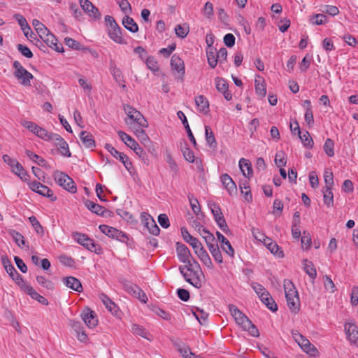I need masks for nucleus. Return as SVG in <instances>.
Wrapping results in <instances>:
<instances>
[{
    "label": "nucleus",
    "mask_w": 358,
    "mask_h": 358,
    "mask_svg": "<svg viewBox=\"0 0 358 358\" xmlns=\"http://www.w3.org/2000/svg\"><path fill=\"white\" fill-rule=\"evenodd\" d=\"M179 270L187 282L196 288L201 287L204 275L200 265L196 260L189 264L180 266Z\"/></svg>",
    "instance_id": "nucleus-1"
},
{
    "label": "nucleus",
    "mask_w": 358,
    "mask_h": 358,
    "mask_svg": "<svg viewBox=\"0 0 358 358\" xmlns=\"http://www.w3.org/2000/svg\"><path fill=\"white\" fill-rule=\"evenodd\" d=\"M228 307L238 325L241 326L244 331H247L252 336L258 337L259 336L257 327L235 305L229 304Z\"/></svg>",
    "instance_id": "nucleus-2"
},
{
    "label": "nucleus",
    "mask_w": 358,
    "mask_h": 358,
    "mask_svg": "<svg viewBox=\"0 0 358 358\" xmlns=\"http://www.w3.org/2000/svg\"><path fill=\"white\" fill-rule=\"evenodd\" d=\"M283 287L289 309L292 313H297L300 310V299L294 283L291 280L285 279L283 282Z\"/></svg>",
    "instance_id": "nucleus-3"
},
{
    "label": "nucleus",
    "mask_w": 358,
    "mask_h": 358,
    "mask_svg": "<svg viewBox=\"0 0 358 358\" xmlns=\"http://www.w3.org/2000/svg\"><path fill=\"white\" fill-rule=\"evenodd\" d=\"M117 134L122 141L133 150L142 160L145 162L148 159V156L145 152L133 138L122 131H118Z\"/></svg>",
    "instance_id": "nucleus-4"
},
{
    "label": "nucleus",
    "mask_w": 358,
    "mask_h": 358,
    "mask_svg": "<svg viewBox=\"0 0 358 358\" xmlns=\"http://www.w3.org/2000/svg\"><path fill=\"white\" fill-rule=\"evenodd\" d=\"M52 176L57 185L71 193L76 192L77 188L75 182L68 175L62 171H56Z\"/></svg>",
    "instance_id": "nucleus-5"
},
{
    "label": "nucleus",
    "mask_w": 358,
    "mask_h": 358,
    "mask_svg": "<svg viewBox=\"0 0 358 358\" xmlns=\"http://www.w3.org/2000/svg\"><path fill=\"white\" fill-rule=\"evenodd\" d=\"M124 110L129 118L141 127L147 128L148 127V121L138 110L129 105L124 106Z\"/></svg>",
    "instance_id": "nucleus-6"
},
{
    "label": "nucleus",
    "mask_w": 358,
    "mask_h": 358,
    "mask_svg": "<svg viewBox=\"0 0 358 358\" xmlns=\"http://www.w3.org/2000/svg\"><path fill=\"white\" fill-rule=\"evenodd\" d=\"M208 206L211 210L217 224L219 226L221 230L227 234L229 231V229L226 223L220 208L215 203H209Z\"/></svg>",
    "instance_id": "nucleus-7"
},
{
    "label": "nucleus",
    "mask_w": 358,
    "mask_h": 358,
    "mask_svg": "<svg viewBox=\"0 0 358 358\" xmlns=\"http://www.w3.org/2000/svg\"><path fill=\"white\" fill-rule=\"evenodd\" d=\"M29 187L32 191L40 195L49 198L52 201H55L57 199V196L54 195L52 190H51L48 187L41 184L40 182H29Z\"/></svg>",
    "instance_id": "nucleus-8"
},
{
    "label": "nucleus",
    "mask_w": 358,
    "mask_h": 358,
    "mask_svg": "<svg viewBox=\"0 0 358 358\" xmlns=\"http://www.w3.org/2000/svg\"><path fill=\"white\" fill-rule=\"evenodd\" d=\"M99 229L102 233L107 235L108 236L113 238H116L121 242L124 243L128 239L127 235L124 232L117 229L116 228L106 224H102L99 226Z\"/></svg>",
    "instance_id": "nucleus-9"
},
{
    "label": "nucleus",
    "mask_w": 358,
    "mask_h": 358,
    "mask_svg": "<svg viewBox=\"0 0 358 358\" xmlns=\"http://www.w3.org/2000/svg\"><path fill=\"white\" fill-rule=\"evenodd\" d=\"M73 238L79 244L87 250L98 253L96 250V245L94 243L93 240L90 238L87 235L78 232L73 234Z\"/></svg>",
    "instance_id": "nucleus-10"
},
{
    "label": "nucleus",
    "mask_w": 358,
    "mask_h": 358,
    "mask_svg": "<svg viewBox=\"0 0 358 358\" xmlns=\"http://www.w3.org/2000/svg\"><path fill=\"white\" fill-rule=\"evenodd\" d=\"M348 340L352 345L358 346V327L354 322H346L344 326Z\"/></svg>",
    "instance_id": "nucleus-11"
},
{
    "label": "nucleus",
    "mask_w": 358,
    "mask_h": 358,
    "mask_svg": "<svg viewBox=\"0 0 358 358\" xmlns=\"http://www.w3.org/2000/svg\"><path fill=\"white\" fill-rule=\"evenodd\" d=\"M176 252L179 260L186 264L192 263L190 261L191 253L188 248L182 243H177L176 244Z\"/></svg>",
    "instance_id": "nucleus-12"
},
{
    "label": "nucleus",
    "mask_w": 358,
    "mask_h": 358,
    "mask_svg": "<svg viewBox=\"0 0 358 358\" xmlns=\"http://www.w3.org/2000/svg\"><path fill=\"white\" fill-rule=\"evenodd\" d=\"M81 317L86 325L92 328L98 324V320L96 313L90 308H86L81 313Z\"/></svg>",
    "instance_id": "nucleus-13"
},
{
    "label": "nucleus",
    "mask_w": 358,
    "mask_h": 358,
    "mask_svg": "<svg viewBox=\"0 0 358 358\" xmlns=\"http://www.w3.org/2000/svg\"><path fill=\"white\" fill-rule=\"evenodd\" d=\"M80 5L83 10L90 17L95 19L99 18L100 13L99 10L89 0H79Z\"/></svg>",
    "instance_id": "nucleus-14"
},
{
    "label": "nucleus",
    "mask_w": 358,
    "mask_h": 358,
    "mask_svg": "<svg viewBox=\"0 0 358 358\" xmlns=\"http://www.w3.org/2000/svg\"><path fill=\"white\" fill-rule=\"evenodd\" d=\"M126 290L128 293L132 294L141 301L146 303L148 297L145 292L136 285L131 284L126 285Z\"/></svg>",
    "instance_id": "nucleus-15"
},
{
    "label": "nucleus",
    "mask_w": 358,
    "mask_h": 358,
    "mask_svg": "<svg viewBox=\"0 0 358 358\" xmlns=\"http://www.w3.org/2000/svg\"><path fill=\"white\" fill-rule=\"evenodd\" d=\"M216 235L219 242L220 243L222 250L230 257H234V250L230 242L220 231H217Z\"/></svg>",
    "instance_id": "nucleus-16"
},
{
    "label": "nucleus",
    "mask_w": 358,
    "mask_h": 358,
    "mask_svg": "<svg viewBox=\"0 0 358 358\" xmlns=\"http://www.w3.org/2000/svg\"><path fill=\"white\" fill-rule=\"evenodd\" d=\"M221 182L230 195L236 194L237 187L232 178L227 173L222 174L220 177Z\"/></svg>",
    "instance_id": "nucleus-17"
},
{
    "label": "nucleus",
    "mask_w": 358,
    "mask_h": 358,
    "mask_svg": "<svg viewBox=\"0 0 358 358\" xmlns=\"http://www.w3.org/2000/svg\"><path fill=\"white\" fill-rule=\"evenodd\" d=\"M63 282L67 287L76 292H81L83 291V286L80 281L75 277H66L63 279Z\"/></svg>",
    "instance_id": "nucleus-18"
},
{
    "label": "nucleus",
    "mask_w": 358,
    "mask_h": 358,
    "mask_svg": "<svg viewBox=\"0 0 358 358\" xmlns=\"http://www.w3.org/2000/svg\"><path fill=\"white\" fill-rule=\"evenodd\" d=\"M181 234L184 241L189 243L194 250L201 245V243L196 238L192 236L184 227L181 228Z\"/></svg>",
    "instance_id": "nucleus-19"
},
{
    "label": "nucleus",
    "mask_w": 358,
    "mask_h": 358,
    "mask_svg": "<svg viewBox=\"0 0 358 358\" xmlns=\"http://www.w3.org/2000/svg\"><path fill=\"white\" fill-rule=\"evenodd\" d=\"M177 115H178V118H180L186 129V131H187V136L190 140V141L192 143L193 145L194 148L196 147L197 145V143H196V139L191 131V129L189 126V124H188V122H187V117L185 115V114L182 112V111H178L177 113Z\"/></svg>",
    "instance_id": "nucleus-20"
},
{
    "label": "nucleus",
    "mask_w": 358,
    "mask_h": 358,
    "mask_svg": "<svg viewBox=\"0 0 358 358\" xmlns=\"http://www.w3.org/2000/svg\"><path fill=\"white\" fill-rule=\"evenodd\" d=\"M15 76L20 80V83L24 86H30L31 80L33 79V75L25 69H23L20 73H15Z\"/></svg>",
    "instance_id": "nucleus-21"
},
{
    "label": "nucleus",
    "mask_w": 358,
    "mask_h": 358,
    "mask_svg": "<svg viewBox=\"0 0 358 358\" xmlns=\"http://www.w3.org/2000/svg\"><path fill=\"white\" fill-rule=\"evenodd\" d=\"M255 85L257 96L261 98L264 97L266 94V89L264 78L260 76H257L255 80Z\"/></svg>",
    "instance_id": "nucleus-22"
},
{
    "label": "nucleus",
    "mask_w": 358,
    "mask_h": 358,
    "mask_svg": "<svg viewBox=\"0 0 358 358\" xmlns=\"http://www.w3.org/2000/svg\"><path fill=\"white\" fill-rule=\"evenodd\" d=\"M80 138L85 148H92L95 147V141L90 133L86 131H81Z\"/></svg>",
    "instance_id": "nucleus-23"
},
{
    "label": "nucleus",
    "mask_w": 358,
    "mask_h": 358,
    "mask_svg": "<svg viewBox=\"0 0 358 358\" xmlns=\"http://www.w3.org/2000/svg\"><path fill=\"white\" fill-rule=\"evenodd\" d=\"M260 299L262 302L271 311L275 312L278 310L277 304L268 292L260 295Z\"/></svg>",
    "instance_id": "nucleus-24"
},
{
    "label": "nucleus",
    "mask_w": 358,
    "mask_h": 358,
    "mask_svg": "<svg viewBox=\"0 0 358 358\" xmlns=\"http://www.w3.org/2000/svg\"><path fill=\"white\" fill-rule=\"evenodd\" d=\"M239 167H240V169H241L243 175L245 177H246L248 178H250V177H252V169L251 164L249 162V160L244 159V158H241L239 161Z\"/></svg>",
    "instance_id": "nucleus-25"
},
{
    "label": "nucleus",
    "mask_w": 358,
    "mask_h": 358,
    "mask_svg": "<svg viewBox=\"0 0 358 358\" xmlns=\"http://www.w3.org/2000/svg\"><path fill=\"white\" fill-rule=\"evenodd\" d=\"M99 299L101 300L106 308L113 314L116 315L117 313V306L115 303L105 294L102 293L99 295Z\"/></svg>",
    "instance_id": "nucleus-26"
},
{
    "label": "nucleus",
    "mask_w": 358,
    "mask_h": 358,
    "mask_svg": "<svg viewBox=\"0 0 358 358\" xmlns=\"http://www.w3.org/2000/svg\"><path fill=\"white\" fill-rule=\"evenodd\" d=\"M171 65L173 69L180 73L182 75L185 73V66L183 61L176 55H173L171 59Z\"/></svg>",
    "instance_id": "nucleus-27"
},
{
    "label": "nucleus",
    "mask_w": 358,
    "mask_h": 358,
    "mask_svg": "<svg viewBox=\"0 0 358 358\" xmlns=\"http://www.w3.org/2000/svg\"><path fill=\"white\" fill-rule=\"evenodd\" d=\"M85 205L90 211H92L94 213H96L98 215H103L104 213L106 212V209L104 207L92 201H86Z\"/></svg>",
    "instance_id": "nucleus-28"
},
{
    "label": "nucleus",
    "mask_w": 358,
    "mask_h": 358,
    "mask_svg": "<svg viewBox=\"0 0 358 358\" xmlns=\"http://www.w3.org/2000/svg\"><path fill=\"white\" fill-rule=\"evenodd\" d=\"M195 103L200 112L206 113L208 111V101L203 95H199L195 97Z\"/></svg>",
    "instance_id": "nucleus-29"
},
{
    "label": "nucleus",
    "mask_w": 358,
    "mask_h": 358,
    "mask_svg": "<svg viewBox=\"0 0 358 358\" xmlns=\"http://www.w3.org/2000/svg\"><path fill=\"white\" fill-rule=\"evenodd\" d=\"M143 216L147 217L146 227L149 229V231L153 235H158L160 229L152 217L149 214H145Z\"/></svg>",
    "instance_id": "nucleus-30"
},
{
    "label": "nucleus",
    "mask_w": 358,
    "mask_h": 358,
    "mask_svg": "<svg viewBox=\"0 0 358 358\" xmlns=\"http://www.w3.org/2000/svg\"><path fill=\"white\" fill-rule=\"evenodd\" d=\"M25 153L30 159L36 163L38 166L45 168H48L49 166L47 162L43 158L41 157L36 154H34L33 152L27 150Z\"/></svg>",
    "instance_id": "nucleus-31"
},
{
    "label": "nucleus",
    "mask_w": 358,
    "mask_h": 358,
    "mask_svg": "<svg viewBox=\"0 0 358 358\" xmlns=\"http://www.w3.org/2000/svg\"><path fill=\"white\" fill-rule=\"evenodd\" d=\"M208 63L211 68H215L217 64V51L213 48H208L206 50Z\"/></svg>",
    "instance_id": "nucleus-32"
},
{
    "label": "nucleus",
    "mask_w": 358,
    "mask_h": 358,
    "mask_svg": "<svg viewBox=\"0 0 358 358\" xmlns=\"http://www.w3.org/2000/svg\"><path fill=\"white\" fill-rule=\"evenodd\" d=\"M205 136L207 144L212 148L217 147V142L214 134L209 126L205 127Z\"/></svg>",
    "instance_id": "nucleus-33"
},
{
    "label": "nucleus",
    "mask_w": 358,
    "mask_h": 358,
    "mask_svg": "<svg viewBox=\"0 0 358 358\" xmlns=\"http://www.w3.org/2000/svg\"><path fill=\"white\" fill-rule=\"evenodd\" d=\"M32 25L41 38L44 37L45 36H47V34L49 32V30L38 20H36V19L33 20Z\"/></svg>",
    "instance_id": "nucleus-34"
},
{
    "label": "nucleus",
    "mask_w": 358,
    "mask_h": 358,
    "mask_svg": "<svg viewBox=\"0 0 358 358\" xmlns=\"http://www.w3.org/2000/svg\"><path fill=\"white\" fill-rule=\"evenodd\" d=\"M122 24L127 30L132 33H136L138 31L137 24L129 16H126L122 19Z\"/></svg>",
    "instance_id": "nucleus-35"
},
{
    "label": "nucleus",
    "mask_w": 358,
    "mask_h": 358,
    "mask_svg": "<svg viewBox=\"0 0 358 358\" xmlns=\"http://www.w3.org/2000/svg\"><path fill=\"white\" fill-rule=\"evenodd\" d=\"M303 264L305 272L309 275L310 278L314 280L317 276V271L313 262L308 261V259H303Z\"/></svg>",
    "instance_id": "nucleus-36"
},
{
    "label": "nucleus",
    "mask_w": 358,
    "mask_h": 358,
    "mask_svg": "<svg viewBox=\"0 0 358 358\" xmlns=\"http://www.w3.org/2000/svg\"><path fill=\"white\" fill-rule=\"evenodd\" d=\"M26 294H27L33 299L36 300L37 301H38L39 303H41L43 305L48 304V301L44 296H41L36 291H35L32 287H28V289L26 292Z\"/></svg>",
    "instance_id": "nucleus-37"
},
{
    "label": "nucleus",
    "mask_w": 358,
    "mask_h": 358,
    "mask_svg": "<svg viewBox=\"0 0 358 358\" xmlns=\"http://www.w3.org/2000/svg\"><path fill=\"white\" fill-rule=\"evenodd\" d=\"M15 18L17 20L25 36L28 38L29 31H31V28L29 26L27 20L20 14H15Z\"/></svg>",
    "instance_id": "nucleus-38"
},
{
    "label": "nucleus",
    "mask_w": 358,
    "mask_h": 358,
    "mask_svg": "<svg viewBox=\"0 0 358 358\" xmlns=\"http://www.w3.org/2000/svg\"><path fill=\"white\" fill-rule=\"evenodd\" d=\"M110 38L117 43H124V39L121 35L120 28L117 26L112 28L109 31Z\"/></svg>",
    "instance_id": "nucleus-39"
},
{
    "label": "nucleus",
    "mask_w": 358,
    "mask_h": 358,
    "mask_svg": "<svg viewBox=\"0 0 358 358\" xmlns=\"http://www.w3.org/2000/svg\"><path fill=\"white\" fill-rule=\"evenodd\" d=\"M193 314L201 325H205L206 324L208 313L202 309L195 308L194 310H193Z\"/></svg>",
    "instance_id": "nucleus-40"
},
{
    "label": "nucleus",
    "mask_w": 358,
    "mask_h": 358,
    "mask_svg": "<svg viewBox=\"0 0 358 358\" xmlns=\"http://www.w3.org/2000/svg\"><path fill=\"white\" fill-rule=\"evenodd\" d=\"M1 262L2 264L6 269L8 274L12 278L15 276V274L17 273V271L14 268V266L11 264L10 262L6 256L1 257Z\"/></svg>",
    "instance_id": "nucleus-41"
},
{
    "label": "nucleus",
    "mask_w": 358,
    "mask_h": 358,
    "mask_svg": "<svg viewBox=\"0 0 358 358\" xmlns=\"http://www.w3.org/2000/svg\"><path fill=\"white\" fill-rule=\"evenodd\" d=\"M189 31V25L187 23L182 24H178L175 27L176 34L180 38H185L187 36Z\"/></svg>",
    "instance_id": "nucleus-42"
},
{
    "label": "nucleus",
    "mask_w": 358,
    "mask_h": 358,
    "mask_svg": "<svg viewBox=\"0 0 358 358\" xmlns=\"http://www.w3.org/2000/svg\"><path fill=\"white\" fill-rule=\"evenodd\" d=\"M275 164L278 167H284L287 164V157L283 151H278L275 156Z\"/></svg>",
    "instance_id": "nucleus-43"
},
{
    "label": "nucleus",
    "mask_w": 358,
    "mask_h": 358,
    "mask_svg": "<svg viewBox=\"0 0 358 358\" xmlns=\"http://www.w3.org/2000/svg\"><path fill=\"white\" fill-rule=\"evenodd\" d=\"M10 235L12 236L15 243L21 248L25 245V241L24 236L15 230H11Z\"/></svg>",
    "instance_id": "nucleus-44"
},
{
    "label": "nucleus",
    "mask_w": 358,
    "mask_h": 358,
    "mask_svg": "<svg viewBox=\"0 0 358 358\" xmlns=\"http://www.w3.org/2000/svg\"><path fill=\"white\" fill-rule=\"evenodd\" d=\"M36 281L40 285L46 288L48 290H52L55 289V284L51 280L47 279L44 276L38 275L36 277Z\"/></svg>",
    "instance_id": "nucleus-45"
},
{
    "label": "nucleus",
    "mask_w": 358,
    "mask_h": 358,
    "mask_svg": "<svg viewBox=\"0 0 358 358\" xmlns=\"http://www.w3.org/2000/svg\"><path fill=\"white\" fill-rule=\"evenodd\" d=\"M12 279L16 282V284L26 293L28 289V287H31V286L27 284L20 274L17 272L15 274L14 277H12Z\"/></svg>",
    "instance_id": "nucleus-46"
},
{
    "label": "nucleus",
    "mask_w": 358,
    "mask_h": 358,
    "mask_svg": "<svg viewBox=\"0 0 358 358\" xmlns=\"http://www.w3.org/2000/svg\"><path fill=\"white\" fill-rule=\"evenodd\" d=\"M331 189L332 188L324 187V202L327 206H331L333 205L334 196Z\"/></svg>",
    "instance_id": "nucleus-47"
},
{
    "label": "nucleus",
    "mask_w": 358,
    "mask_h": 358,
    "mask_svg": "<svg viewBox=\"0 0 358 358\" xmlns=\"http://www.w3.org/2000/svg\"><path fill=\"white\" fill-rule=\"evenodd\" d=\"M178 351L184 358H203L192 353L189 347L183 345L178 347Z\"/></svg>",
    "instance_id": "nucleus-48"
},
{
    "label": "nucleus",
    "mask_w": 358,
    "mask_h": 358,
    "mask_svg": "<svg viewBox=\"0 0 358 358\" xmlns=\"http://www.w3.org/2000/svg\"><path fill=\"white\" fill-rule=\"evenodd\" d=\"M324 180L325 182L324 187L332 188L334 186V176L333 173L329 169H326L324 172Z\"/></svg>",
    "instance_id": "nucleus-49"
},
{
    "label": "nucleus",
    "mask_w": 358,
    "mask_h": 358,
    "mask_svg": "<svg viewBox=\"0 0 358 358\" xmlns=\"http://www.w3.org/2000/svg\"><path fill=\"white\" fill-rule=\"evenodd\" d=\"M105 148L116 159H118L120 161H122L124 159H126V155L123 152H120L117 151L113 146L110 144H106Z\"/></svg>",
    "instance_id": "nucleus-50"
},
{
    "label": "nucleus",
    "mask_w": 358,
    "mask_h": 358,
    "mask_svg": "<svg viewBox=\"0 0 358 358\" xmlns=\"http://www.w3.org/2000/svg\"><path fill=\"white\" fill-rule=\"evenodd\" d=\"M299 138H300V140L301 141L303 145L305 147L309 148H313V141L312 138L310 137V134L308 133V131H306L303 134H301V133L300 136H299Z\"/></svg>",
    "instance_id": "nucleus-51"
},
{
    "label": "nucleus",
    "mask_w": 358,
    "mask_h": 358,
    "mask_svg": "<svg viewBox=\"0 0 358 358\" xmlns=\"http://www.w3.org/2000/svg\"><path fill=\"white\" fill-rule=\"evenodd\" d=\"M181 151L187 161L192 163L194 162V152L187 147V144L186 143H185L184 146H181Z\"/></svg>",
    "instance_id": "nucleus-52"
},
{
    "label": "nucleus",
    "mask_w": 358,
    "mask_h": 358,
    "mask_svg": "<svg viewBox=\"0 0 358 358\" xmlns=\"http://www.w3.org/2000/svg\"><path fill=\"white\" fill-rule=\"evenodd\" d=\"M324 151L329 157H333L334 155V143L330 139L327 138L323 146Z\"/></svg>",
    "instance_id": "nucleus-53"
},
{
    "label": "nucleus",
    "mask_w": 358,
    "mask_h": 358,
    "mask_svg": "<svg viewBox=\"0 0 358 358\" xmlns=\"http://www.w3.org/2000/svg\"><path fill=\"white\" fill-rule=\"evenodd\" d=\"M292 336L296 342H297L302 349H303L304 347H306V345L310 343L307 338L299 333H292Z\"/></svg>",
    "instance_id": "nucleus-54"
},
{
    "label": "nucleus",
    "mask_w": 358,
    "mask_h": 358,
    "mask_svg": "<svg viewBox=\"0 0 358 358\" xmlns=\"http://www.w3.org/2000/svg\"><path fill=\"white\" fill-rule=\"evenodd\" d=\"M50 132H48L46 129L39 126L38 127L36 131H35V135L45 141H50Z\"/></svg>",
    "instance_id": "nucleus-55"
},
{
    "label": "nucleus",
    "mask_w": 358,
    "mask_h": 358,
    "mask_svg": "<svg viewBox=\"0 0 358 358\" xmlns=\"http://www.w3.org/2000/svg\"><path fill=\"white\" fill-rule=\"evenodd\" d=\"M240 189L241 193L245 195V199L246 201H250L252 200V194L250 189V187L247 185L246 182H241L240 185Z\"/></svg>",
    "instance_id": "nucleus-56"
},
{
    "label": "nucleus",
    "mask_w": 358,
    "mask_h": 358,
    "mask_svg": "<svg viewBox=\"0 0 358 358\" xmlns=\"http://www.w3.org/2000/svg\"><path fill=\"white\" fill-rule=\"evenodd\" d=\"M188 198L193 213L195 215H199V213H201V207L199 206L198 200L196 199H194L192 196L189 195L188 196Z\"/></svg>",
    "instance_id": "nucleus-57"
},
{
    "label": "nucleus",
    "mask_w": 358,
    "mask_h": 358,
    "mask_svg": "<svg viewBox=\"0 0 358 358\" xmlns=\"http://www.w3.org/2000/svg\"><path fill=\"white\" fill-rule=\"evenodd\" d=\"M310 21L313 24L320 25L327 21V17L324 14H315L310 19Z\"/></svg>",
    "instance_id": "nucleus-58"
},
{
    "label": "nucleus",
    "mask_w": 358,
    "mask_h": 358,
    "mask_svg": "<svg viewBox=\"0 0 358 358\" xmlns=\"http://www.w3.org/2000/svg\"><path fill=\"white\" fill-rule=\"evenodd\" d=\"M215 87L217 91L222 92L228 89V85L225 80L221 78H216L215 80Z\"/></svg>",
    "instance_id": "nucleus-59"
},
{
    "label": "nucleus",
    "mask_w": 358,
    "mask_h": 358,
    "mask_svg": "<svg viewBox=\"0 0 358 358\" xmlns=\"http://www.w3.org/2000/svg\"><path fill=\"white\" fill-rule=\"evenodd\" d=\"M64 41L65 44L72 49L78 50L83 49L82 45L71 38L66 37L65 38Z\"/></svg>",
    "instance_id": "nucleus-60"
},
{
    "label": "nucleus",
    "mask_w": 358,
    "mask_h": 358,
    "mask_svg": "<svg viewBox=\"0 0 358 358\" xmlns=\"http://www.w3.org/2000/svg\"><path fill=\"white\" fill-rule=\"evenodd\" d=\"M29 222H31L32 227L34 228L36 232L38 234H43V229L38 220L34 216H31L29 217Z\"/></svg>",
    "instance_id": "nucleus-61"
},
{
    "label": "nucleus",
    "mask_w": 358,
    "mask_h": 358,
    "mask_svg": "<svg viewBox=\"0 0 358 358\" xmlns=\"http://www.w3.org/2000/svg\"><path fill=\"white\" fill-rule=\"evenodd\" d=\"M58 150L62 156L69 157L71 155V153L69 148V145L66 142V141H64L62 143H60V145L58 146Z\"/></svg>",
    "instance_id": "nucleus-62"
},
{
    "label": "nucleus",
    "mask_w": 358,
    "mask_h": 358,
    "mask_svg": "<svg viewBox=\"0 0 358 358\" xmlns=\"http://www.w3.org/2000/svg\"><path fill=\"white\" fill-rule=\"evenodd\" d=\"M324 280V286L327 291L334 293L335 291V285L333 280L327 275H325Z\"/></svg>",
    "instance_id": "nucleus-63"
},
{
    "label": "nucleus",
    "mask_w": 358,
    "mask_h": 358,
    "mask_svg": "<svg viewBox=\"0 0 358 358\" xmlns=\"http://www.w3.org/2000/svg\"><path fill=\"white\" fill-rule=\"evenodd\" d=\"M146 65L149 69L156 71L159 69V66L155 58L152 56L148 57L146 59Z\"/></svg>",
    "instance_id": "nucleus-64"
}]
</instances>
